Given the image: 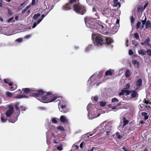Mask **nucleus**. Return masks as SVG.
Masks as SVG:
<instances>
[{
    "label": "nucleus",
    "mask_w": 151,
    "mask_h": 151,
    "mask_svg": "<svg viewBox=\"0 0 151 151\" xmlns=\"http://www.w3.org/2000/svg\"><path fill=\"white\" fill-rule=\"evenodd\" d=\"M19 103H16L15 105V107L16 110L18 111L19 113L20 112V109H21L22 111H25L26 110V108L24 106H21L20 108L19 107Z\"/></svg>",
    "instance_id": "4468645a"
},
{
    "label": "nucleus",
    "mask_w": 151,
    "mask_h": 151,
    "mask_svg": "<svg viewBox=\"0 0 151 151\" xmlns=\"http://www.w3.org/2000/svg\"><path fill=\"white\" fill-rule=\"evenodd\" d=\"M142 84V80L141 79L138 80L136 82V84L137 86L139 87Z\"/></svg>",
    "instance_id": "393cba45"
},
{
    "label": "nucleus",
    "mask_w": 151,
    "mask_h": 151,
    "mask_svg": "<svg viewBox=\"0 0 151 151\" xmlns=\"http://www.w3.org/2000/svg\"><path fill=\"white\" fill-rule=\"evenodd\" d=\"M119 101V100L117 98H113L111 100L112 104H109L108 106L110 108L114 111L117 110L119 109V107L120 105V104L118 103Z\"/></svg>",
    "instance_id": "0eeeda50"
},
{
    "label": "nucleus",
    "mask_w": 151,
    "mask_h": 151,
    "mask_svg": "<svg viewBox=\"0 0 151 151\" xmlns=\"http://www.w3.org/2000/svg\"><path fill=\"white\" fill-rule=\"evenodd\" d=\"M123 125L120 127L122 128V130L124 131L125 130V127L128 124L129 121L124 117L123 118Z\"/></svg>",
    "instance_id": "2eb2a0df"
},
{
    "label": "nucleus",
    "mask_w": 151,
    "mask_h": 151,
    "mask_svg": "<svg viewBox=\"0 0 151 151\" xmlns=\"http://www.w3.org/2000/svg\"><path fill=\"white\" fill-rule=\"evenodd\" d=\"M17 120V117H14V118H11L9 120V122L12 123H14Z\"/></svg>",
    "instance_id": "c85d7f7f"
},
{
    "label": "nucleus",
    "mask_w": 151,
    "mask_h": 151,
    "mask_svg": "<svg viewBox=\"0 0 151 151\" xmlns=\"http://www.w3.org/2000/svg\"><path fill=\"white\" fill-rule=\"evenodd\" d=\"M131 93V96L132 98L137 97L138 94L137 93L134 91H131L130 92L129 91V94Z\"/></svg>",
    "instance_id": "a211bd4d"
},
{
    "label": "nucleus",
    "mask_w": 151,
    "mask_h": 151,
    "mask_svg": "<svg viewBox=\"0 0 151 151\" xmlns=\"http://www.w3.org/2000/svg\"><path fill=\"white\" fill-rule=\"evenodd\" d=\"M23 93L27 95H19L14 97V98L20 99L29 98V95L36 97L40 101L44 103L52 102L56 99V97H53V95L50 93H47L43 90H40L37 91L38 93L33 92L35 91L34 88H25L23 89Z\"/></svg>",
    "instance_id": "f03ea898"
},
{
    "label": "nucleus",
    "mask_w": 151,
    "mask_h": 151,
    "mask_svg": "<svg viewBox=\"0 0 151 151\" xmlns=\"http://www.w3.org/2000/svg\"><path fill=\"white\" fill-rule=\"evenodd\" d=\"M46 134V137H47V145H49V144L48 143V141L47 140L48 138V137H49L48 135V132H47Z\"/></svg>",
    "instance_id": "864d4df0"
},
{
    "label": "nucleus",
    "mask_w": 151,
    "mask_h": 151,
    "mask_svg": "<svg viewBox=\"0 0 151 151\" xmlns=\"http://www.w3.org/2000/svg\"><path fill=\"white\" fill-rule=\"evenodd\" d=\"M146 20H147V18L145 16V19L144 20H143L142 21V24L143 25V27L144 25L145 24V23H146Z\"/></svg>",
    "instance_id": "e433bc0d"
},
{
    "label": "nucleus",
    "mask_w": 151,
    "mask_h": 151,
    "mask_svg": "<svg viewBox=\"0 0 151 151\" xmlns=\"http://www.w3.org/2000/svg\"><path fill=\"white\" fill-rule=\"evenodd\" d=\"M10 80L8 79H4V82L5 83H9V86H11L12 85V83L10 82Z\"/></svg>",
    "instance_id": "2f4dec72"
},
{
    "label": "nucleus",
    "mask_w": 151,
    "mask_h": 151,
    "mask_svg": "<svg viewBox=\"0 0 151 151\" xmlns=\"http://www.w3.org/2000/svg\"><path fill=\"white\" fill-rule=\"evenodd\" d=\"M129 53L130 55H132L133 54V52L130 49L129 50Z\"/></svg>",
    "instance_id": "09e8293b"
},
{
    "label": "nucleus",
    "mask_w": 151,
    "mask_h": 151,
    "mask_svg": "<svg viewBox=\"0 0 151 151\" xmlns=\"http://www.w3.org/2000/svg\"><path fill=\"white\" fill-rule=\"evenodd\" d=\"M142 116H144V119L146 120L148 118V116L147 115V114L146 112H142Z\"/></svg>",
    "instance_id": "7c9ffc66"
},
{
    "label": "nucleus",
    "mask_w": 151,
    "mask_h": 151,
    "mask_svg": "<svg viewBox=\"0 0 151 151\" xmlns=\"http://www.w3.org/2000/svg\"><path fill=\"white\" fill-rule=\"evenodd\" d=\"M57 129H58L60 130L61 131L64 130V129L63 127L62 126H58L57 127Z\"/></svg>",
    "instance_id": "a19ab883"
},
{
    "label": "nucleus",
    "mask_w": 151,
    "mask_h": 151,
    "mask_svg": "<svg viewBox=\"0 0 151 151\" xmlns=\"http://www.w3.org/2000/svg\"><path fill=\"white\" fill-rule=\"evenodd\" d=\"M40 13H37L34 14L33 17V18L35 20H36L37 18L40 16Z\"/></svg>",
    "instance_id": "72a5a7b5"
},
{
    "label": "nucleus",
    "mask_w": 151,
    "mask_h": 151,
    "mask_svg": "<svg viewBox=\"0 0 151 151\" xmlns=\"http://www.w3.org/2000/svg\"><path fill=\"white\" fill-rule=\"evenodd\" d=\"M122 149L124 150V151H129V150L127 149L125 147H122Z\"/></svg>",
    "instance_id": "bf43d9fd"
},
{
    "label": "nucleus",
    "mask_w": 151,
    "mask_h": 151,
    "mask_svg": "<svg viewBox=\"0 0 151 151\" xmlns=\"http://www.w3.org/2000/svg\"><path fill=\"white\" fill-rule=\"evenodd\" d=\"M114 70H112L109 69L108 70L106 71L105 72V75L106 76L109 75H111L113 72Z\"/></svg>",
    "instance_id": "a878e982"
},
{
    "label": "nucleus",
    "mask_w": 151,
    "mask_h": 151,
    "mask_svg": "<svg viewBox=\"0 0 151 151\" xmlns=\"http://www.w3.org/2000/svg\"><path fill=\"white\" fill-rule=\"evenodd\" d=\"M57 148L58 150L59 151H61L63 149V145H60L59 146H57Z\"/></svg>",
    "instance_id": "c9c22d12"
},
{
    "label": "nucleus",
    "mask_w": 151,
    "mask_h": 151,
    "mask_svg": "<svg viewBox=\"0 0 151 151\" xmlns=\"http://www.w3.org/2000/svg\"><path fill=\"white\" fill-rule=\"evenodd\" d=\"M130 87V85L128 83H127L126 84L125 87V89H128Z\"/></svg>",
    "instance_id": "de8ad7c7"
},
{
    "label": "nucleus",
    "mask_w": 151,
    "mask_h": 151,
    "mask_svg": "<svg viewBox=\"0 0 151 151\" xmlns=\"http://www.w3.org/2000/svg\"><path fill=\"white\" fill-rule=\"evenodd\" d=\"M49 13V12L47 13H45L44 14H42L41 16V18L38 19L37 22H35L33 25L32 28H35L38 24Z\"/></svg>",
    "instance_id": "9b49d317"
},
{
    "label": "nucleus",
    "mask_w": 151,
    "mask_h": 151,
    "mask_svg": "<svg viewBox=\"0 0 151 151\" xmlns=\"http://www.w3.org/2000/svg\"><path fill=\"white\" fill-rule=\"evenodd\" d=\"M124 92L126 93L127 95L129 94V91L127 89H123L122 90V91L120 92L119 94L120 96L123 95L124 94Z\"/></svg>",
    "instance_id": "b1692460"
},
{
    "label": "nucleus",
    "mask_w": 151,
    "mask_h": 151,
    "mask_svg": "<svg viewBox=\"0 0 151 151\" xmlns=\"http://www.w3.org/2000/svg\"><path fill=\"white\" fill-rule=\"evenodd\" d=\"M98 79V78H96L95 75H92L88 81L87 84L93 85L95 83H97Z\"/></svg>",
    "instance_id": "1a4fd4ad"
},
{
    "label": "nucleus",
    "mask_w": 151,
    "mask_h": 151,
    "mask_svg": "<svg viewBox=\"0 0 151 151\" xmlns=\"http://www.w3.org/2000/svg\"><path fill=\"white\" fill-rule=\"evenodd\" d=\"M58 119L57 118H51V121L52 122V123L56 124L58 123Z\"/></svg>",
    "instance_id": "c756f323"
},
{
    "label": "nucleus",
    "mask_w": 151,
    "mask_h": 151,
    "mask_svg": "<svg viewBox=\"0 0 151 151\" xmlns=\"http://www.w3.org/2000/svg\"><path fill=\"white\" fill-rule=\"evenodd\" d=\"M16 92L20 93L21 92V91L20 90H19L18 91H17Z\"/></svg>",
    "instance_id": "774afa93"
},
{
    "label": "nucleus",
    "mask_w": 151,
    "mask_h": 151,
    "mask_svg": "<svg viewBox=\"0 0 151 151\" xmlns=\"http://www.w3.org/2000/svg\"><path fill=\"white\" fill-rule=\"evenodd\" d=\"M8 108L9 109L6 111V114L7 117H10L14 112V108L11 105H9Z\"/></svg>",
    "instance_id": "9d476101"
},
{
    "label": "nucleus",
    "mask_w": 151,
    "mask_h": 151,
    "mask_svg": "<svg viewBox=\"0 0 151 151\" xmlns=\"http://www.w3.org/2000/svg\"><path fill=\"white\" fill-rule=\"evenodd\" d=\"M86 26L88 28H94L91 31L92 32V37L93 39H95L96 43L94 42V45L99 46L103 44L106 43L109 44L113 42V40L111 38H107L105 36L98 35L96 33L98 30L94 25H96L100 28H104L106 27V25L101 21L97 20L95 18L93 19L90 17H86L85 19Z\"/></svg>",
    "instance_id": "f257e3e1"
},
{
    "label": "nucleus",
    "mask_w": 151,
    "mask_h": 151,
    "mask_svg": "<svg viewBox=\"0 0 151 151\" xmlns=\"http://www.w3.org/2000/svg\"><path fill=\"white\" fill-rule=\"evenodd\" d=\"M118 0H113V6L114 7H119L120 6V3L118 2Z\"/></svg>",
    "instance_id": "412c9836"
},
{
    "label": "nucleus",
    "mask_w": 151,
    "mask_h": 151,
    "mask_svg": "<svg viewBox=\"0 0 151 151\" xmlns=\"http://www.w3.org/2000/svg\"><path fill=\"white\" fill-rule=\"evenodd\" d=\"M10 89L12 91L15 90L17 88V86L16 85H12L11 86Z\"/></svg>",
    "instance_id": "58836bf2"
},
{
    "label": "nucleus",
    "mask_w": 151,
    "mask_h": 151,
    "mask_svg": "<svg viewBox=\"0 0 151 151\" xmlns=\"http://www.w3.org/2000/svg\"><path fill=\"white\" fill-rule=\"evenodd\" d=\"M94 147H93L90 150H89L88 151H93V149H94Z\"/></svg>",
    "instance_id": "69168bd1"
},
{
    "label": "nucleus",
    "mask_w": 151,
    "mask_h": 151,
    "mask_svg": "<svg viewBox=\"0 0 151 151\" xmlns=\"http://www.w3.org/2000/svg\"><path fill=\"white\" fill-rule=\"evenodd\" d=\"M27 10V9H23L22 10V13H24Z\"/></svg>",
    "instance_id": "e2e57ef3"
},
{
    "label": "nucleus",
    "mask_w": 151,
    "mask_h": 151,
    "mask_svg": "<svg viewBox=\"0 0 151 151\" xmlns=\"http://www.w3.org/2000/svg\"><path fill=\"white\" fill-rule=\"evenodd\" d=\"M147 52L148 53V55H151V50L150 49H148L147 50Z\"/></svg>",
    "instance_id": "8fccbe9b"
},
{
    "label": "nucleus",
    "mask_w": 151,
    "mask_h": 151,
    "mask_svg": "<svg viewBox=\"0 0 151 151\" xmlns=\"http://www.w3.org/2000/svg\"><path fill=\"white\" fill-rule=\"evenodd\" d=\"M47 93H51L53 97H56V99L54 101L56 100L58 104V106L60 111L66 113L67 111L66 109V107L67 105V102L65 99L62 97L58 98L56 96H54L52 93L51 92H47Z\"/></svg>",
    "instance_id": "20e7f679"
},
{
    "label": "nucleus",
    "mask_w": 151,
    "mask_h": 151,
    "mask_svg": "<svg viewBox=\"0 0 151 151\" xmlns=\"http://www.w3.org/2000/svg\"><path fill=\"white\" fill-rule=\"evenodd\" d=\"M111 9L108 7H106L104 8L101 12V13L103 14H109L111 13Z\"/></svg>",
    "instance_id": "dca6fc26"
},
{
    "label": "nucleus",
    "mask_w": 151,
    "mask_h": 151,
    "mask_svg": "<svg viewBox=\"0 0 151 151\" xmlns=\"http://www.w3.org/2000/svg\"><path fill=\"white\" fill-rule=\"evenodd\" d=\"M100 104L101 106H104L106 105V103L105 102L101 101L100 102Z\"/></svg>",
    "instance_id": "ea45409f"
},
{
    "label": "nucleus",
    "mask_w": 151,
    "mask_h": 151,
    "mask_svg": "<svg viewBox=\"0 0 151 151\" xmlns=\"http://www.w3.org/2000/svg\"><path fill=\"white\" fill-rule=\"evenodd\" d=\"M35 0H32V5H34L35 4Z\"/></svg>",
    "instance_id": "052dcab7"
},
{
    "label": "nucleus",
    "mask_w": 151,
    "mask_h": 151,
    "mask_svg": "<svg viewBox=\"0 0 151 151\" xmlns=\"http://www.w3.org/2000/svg\"><path fill=\"white\" fill-rule=\"evenodd\" d=\"M73 9L76 13L83 15L85 11L84 7L78 3L73 6Z\"/></svg>",
    "instance_id": "423d86ee"
},
{
    "label": "nucleus",
    "mask_w": 151,
    "mask_h": 151,
    "mask_svg": "<svg viewBox=\"0 0 151 151\" xmlns=\"http://www.w3.org/2000/svg\"><path fill=\"white\" fill-rule=\"evenodd\" d=\"M83 142H82L80 144V147L81 148H83Z\"/></svg>",
    "instance_id": "4d7b16f0"
},
{
    "label": "nucleus",
    "mask_w": 151,
    "mask_h": 151,
    "mask_svg": "<svg viewBox=\"0 0 151 151\" xmlns=\"http://www.w3.org/2000/svg\"><path fill=\"white\" fill-rule=\"evenodd\" d=\"M13 19H14L13 17H12V18H11L9 19L8 20V22H9L11 21L12 20H13Z\"/></svg>",
    "instance_id": "6e6d98bb"
},
{
    "label": "nucleus",
    "mask_w": 151,
    "mask_h": 151,
    "mask_svg": "<svg viewBox=\"0 0 151 151\" xmlns=\"http://www.w3.org/2000/svg\"><path fill=\"white\" fill-rule=\"evenodd\" d=\"M6 96L8 98H11L14 95V93H12L9 92H7L6 93Z\"/></svg>",
    "instance_id": "cd10ccee"
},
{
    "label": "nucleus",
    "mask_w": 151,
    "mask_h": 151,
    "mask_svg": "<svg viewBox=\"0 0 151 151\" xmlns=\"http://www.w3.org/2000/svg\"><path fill=\"white\" fill-rule=\"evenodd\" d=\"M131 75V72L129 70H126L125 73V76L126 78L129 77Z\"/></svg>",
    "instance_id": "5701e85b"
},
{
    "label": "nucleus",
    "mask_w": 151,
    "mask_h": 151,
    "mask_svg": "<svg viewBox=\"0 0 151 151\" xmlns=\"http://www.w3.org/2000/svg\"><path fill=\"white\" fill-rule=\"evenodd\" d=\"M92 12H96V10L95 9V8L94 7H93L92 8Z\"/></svg>",
    "instance_id": "680f3d73"
},
{
    "label": "nucleus",
    "mask_w": 151,
    "mask_h": 151,
    "mask_svg": "<svg viewBox=\"0 0 151 151\" xmlns=\"http://www.w3.org/2000/svg\"><path fill=\"white\" fill-rule=\"evenodd\" d=\"M150 41V39L149 38H147L144 42L145 45L147 46H150V44L149 43Z\"/></svg>",
    "instance_id": "473e14b6"
},
{
    "label": "nucleus",
    "mask_w": 151,
    "mask_h": 151,
    "mask_svg": "<svg viewBox=\"0 0 151 151\" xmlns=\"http://www.w3.org/2000/svg\"><path fill=\"white\" fill-rule=\"evenodd\" d=\"M131 22L132 24L134 23V19L133 16H132L130 18Z\"/></svg>",
    "instance_id": "c03bdc74"
},
{
    "label": "nucleus",
    "mask_w": 151,
    "mask_h": 151,
    "mask_svg": "<svg viewBox=\"0 0 151 151\" xmlns=\"http://www.w3.org/2000/svg\"><path fill=\"white\" fill-rule=\"evenodd\" d=\"M39 109H41V110H45V108H44V107H39Z\"/></svg>",
    "instance_id": "13d9d810"
},
{
    "label": "nucleus",
    "mask_w": 151,
    "mask_h": 151,
    "mask_svg": "<svg viewBox=\"0 0 151 151\" xmlns=\"http://www.w3.org/2000/svg\"><path fill=\"white\" fill-rule=\"evenodd\" d=\"M88 111V118L90 119H92L99 116L100 115L99 114L97 115V109L96 106L92 104H89L87 107Z\"/></svg>",
    "instance_id": "7ed1b4c3"
},
{
    "label": "nucleus",
    "mask_w": 151,
    "mask_h": 151,
    "mask_svg": "<svg viewBox=\"0 0 151 151\" xmlns=\"http://www.w3.org/2000/svg\"><path fill=\"white\" fill-rule=\"evenodd\" d=\"M141 24V23L140 22L138 21L137 22V25L136 27L137 29L138 28Z\"/></svg>",
    "instance_id": "37998d69"
},
{
    "label": "nucleus",
    "mask_w": 151,
    "mask_h": 151,
    "mask_svg": "<svg viewBox=\"0 0 151 151\" xmlns=\"http://www.w3.org/2000/svg\"><path fill=\"white\" fill-rule=\"evenodd\" d=\"M138 52L139 55H145L146 54L145 51L143 49L139 50Z\"/></svg>",
    "instance_id": "bb28decb"
},
{
    "label": "nucleus",
    "mask_w": 151,
    "mask_h": 151,
    "mask_svg": "<svg viewBox=\"0 0 151 151\" xmlns=\"http://www.w3.org/2000/svg\"><path fill=\"white\" fill-rule=\"evenodd\" d=\"M45 126L47 129H50L51 128L52 129L54 128V126L50 124V123L48 120H47V122L46 123Z\"/></svg>",
    "instance_id": "6ab92c4d"
},
{
    "label": "nucleus",
    "mask_w": 151,
    "mask_h": 151,
    "mask_svg": "<svg viewBox=\"0 0 151 151\" xmlns=\"http://www.w3.org/2000/svg\"><path fill=\"white\" fill-rule=\"evenodd\" d=\"M151 24L150 21L148 20L145 24V27L146 29H151Z\"/></svg>",
    "instance_id": "aec40b11"
},
{
    "label": "nucleus",
    "mask_w": 151,
    "mask_h": 151,
    "mask_svg": "<svg viewBox=\"0 0 151 151\" xmlns=\"http://www.w3.org/2000/svg\"><path fill=\"white\" fill-rule=\"evenodd\" d=\"M79 0H69V3H67L62 7L63 10L67 11L70 10L72 8V4H78Z\"/></svg>",
    "instance_id": "6e6552de"
},
{
    "label": "nucleus",
    "mask_w": 151,
    "mask_h": 151,
    "mask_svg": "<svg viewBox=\"0 0 151 151\" xmlns=\"http://www.w3.org/2000/svg\"><path fill=\"white\" fill-rule=\"evenodd\" d=\"M132 63L137 67L138 66V63L137 61L133 60L132 61Z\"/></svg>",
    "instance_id": "4c0bfd02"
},
{
    "label": "nucleus",
    "mask_w": 151,
    "mask_h": 151,
    "mask_svg": "<svg viewBox=\"0 0 151 151\" xmlns=\"http://www.w3.org/2000/svg\"><path fill=\"white\" fill-rule=\"evenodd\" d=\"M60 120L61 122L63 123H67L68 122V119L63 115L60 117Z\"/></svg>",
    "instance_id": "f3484780"
},
{
    "label": "nucleus",
    "mask_w": 151,
    "mask_h": 151,
    "mask_svg": "<svg viewBox=\"0 0 151 151\" xmlns=\"http://www.w3.org/2000/svg\"><path fill=\"white\" fill-rule=\"evenodd\" d=\"M51 139L53 142L54 144H58L59 143V140L57 135H55L54 134L52 133L51 137Z\"/></svg>",
    "instance_id": "ddd939ff"
},
{
    "label": "nucleus",
    "mask_w": 151,
    "mask_h": 151,
    "mask_svg": "<svg viewBox=\"0 0 151 151\" xmlns=\"http://www.w3.org/2000/svg\"><path fill=\"white\" fill-rule=\"evenodd\" d=\"M30 37V35H28L26 36L25 37L26 38H29Z\"/></svg>",
    "instance_id": "338daca9"
},
{
    "label": "nucleus",
    "mask_w": 151,
    "mask_h": 151,
    "mask_svg": "<svg viewBox=\"0 0 151 151\" xmlns=\"http://www.w3.org/2000/svg\"><path fill=\"white\" fill-rule=\"evenodd\" d=\"M93 100L95 101H98V98L97 96H95L93 97Z\"/></svg>",
    "instance_id": "603ef678"
},
{
    "label": "nucleus",
    "mask_w": 151,
    "mask_h": 151,
    "mask_svg": "<svg viewBox=\"0 0 151 151\" xmlns=\"http://www.w3.org/2000/svg\"><path fill=\"white\" fill-rule=\"evenodd\" d=\"M114 19H115L116 20V23L117 24H119V20L117 18H115Z\"/></svg>",
    "instance_id": "5fc2aeb1"
},
{
    "label": "nucleus",
    "mask_w": 151,
    "mask_h": 151,
    "mask_svg": "<svg viewBox=\"0 0 151 151\" xmlns=\"http://www.w3.org/2000/svg\"><path fill=\"white\" fill-rule=\"evenodd\" d=\"M106 130V135H110L111 134V130Z\"/></svg>",
    "instance_id": "79ce46f5"
},
{
    "label": "nucleus",
    "mask_w": 151,
    "mask_h": 151,
    "mask_svg": "<svg viewBox=\"0 0 151 151\" xmlns=\"http://www.w3.org/2000/svg\"><path fill=\"white\" fill-rule=\"evenodd\" d=\"M106 122L104 121L100 124L99 127L94 129L93 131V133H95L97 129H99L101 132L103 133L105 131V130H111V126L110 123H107L105 124Z\"/></svg>",
    "instance_id": "39448f33"
},
{
    "label": "nucleus",
    "mask_w": 151,
    "mask_h": 151,
    "mask_svg": "<svg viewBox=\"0 0 151 151\" xmlns=\"http://www.w3.org/2000/svg\"><path fill=\"white\" fill-rule=\"evenodd\" d=\"M128 40H126V45L127 47L128 46Z\"/></svg>",
    "instance_id": "0e129e2a"
},
{
    "label": "nucleus",
    "mask_w": 151,
    "mask_h": 151,
    "mask_svg": "<svg viewBox=\"0 0 151 151\" xmlns=\"http://www.w3.org/2000/svg\"><path fill=\"white\" fill-rule=\"evenodd\" d=\"M115 137L118 139H120L122 138L121 136L119 135L118 133L116 132L115 134Z\"/></svg>",
    "instance_id": "f704fd0d"
},
{
    "label": "nucleus",
    "mask_w": 151,
    "mask_h": 151,
    "mask_svg": "<svg viewBox=\"0 0 151 151\" xmlns=\"http://www.w3.org/2000/svg\"><path fill=\"white\" fill-rule=\"evenodd\" d=\"M6 116H5L4 115H1V120L2 122L4 123L6 122L8 119V118Z\"/></svg>",
    "instance_id": "4be33fe9"
},
{
    "label": "nucleus",
    "mask_w": 151,
    "mask_h": 151,
    "mask_svg": "<svg viewBox=\"0 0 151 151\" xmlns=\"http://www.w3.org/2000/svg\"><path fill=\"white\" fill-rule=\"evenodd\" d=\"M8 13H9V14H10L11 15L13 14V12H12L11 10H10L9 9H8Z\"/></svg>",
    "instance_id": "3c124183"
},
{
    "label": "nucleus",
    "mask_w": 151,
    "mask_h": 151,
    "mask_svg": "<svg viewBox=\"0 0 151 151\" xmlns=\"http://www.w3.org/2000/svg\"><path fill=\"white\" fill-rule=\"evenodd\" d=\"M92 40L93 41V45H89L85 49V51L86 52H88L90 50H92L93 48L94 47V46H97V45H94V42L96 43L95 40V38L93 39L92 38Z\"/></svg>",
    "instance_id": "f8f14e48"
},
{
    "label": "nucleus",
    "mask_w": 151,
    "mask_h": 151,
    "mask_svg": "<svg viewBox=\"0 0 151 151\" xmlns=\"http://www.w3.org/2000/svg\"><path fill=\"white\" fill-rule=\"evenodd\" d=\"M134 36L137 39H138L139 37L138 34L137 33H135L134 35Z\"/></svg>",
    "instance_id": "49530a36"
},
{
    "label": "nucleus",
    "mask_w": 151,
    "mask_h": 151,
    "mask_svg": "<svg viewBox=\"0 0 151 151\" xmlns=\"http://www.w3.org/2000/svg\"><path fill=\"white\" fill-rule=\"evenodd\" d=\"M23 40V39L22 38H19L17 39L16 40V41L18 42H21Z\"/></svg>",
    "instance_id": "a18cd8bd"
}]
</instances>
